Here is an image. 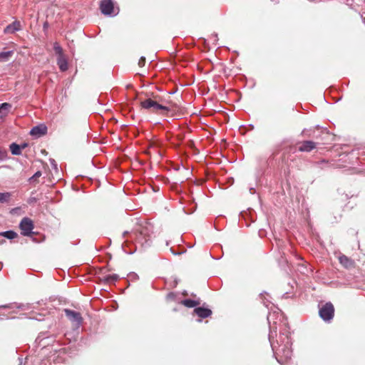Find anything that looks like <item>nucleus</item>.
Returning <instances> with one entry per match:
<instances>
[{"instance_id":"9","label":"nucleus","mask_w":365,"mask_h":365,"mask_svg":"<svg viewBox=\"0 0 365 365\" xmlns=\"http://www.w3.org/2000/svg\"><path fill=\"white\" fill-rule=\"evenodd\" d=\"M316 147V143L311 140L304 141L299 148V150L302 152H309Z\"/></svg>"},{"instance_id":"1","label":"nucleus","mask_w":365,"mask_h":365,"mask_svg":"<svg viewBox=\"0 0 365 365\" xmlns=\"http://www.w3.org/2000/svg\"><path fill=\"white\" fill-rule=\"evenodd\" d=\"M267 320L271 329L269 340L277 361L283 364L292 356V340L286 319L282 313H269Z\"/></svg>"},{"instance_id":"11","label":"nucleus","mask_w":365,"mask_h":365,"mask_svg":"<svg viewBox=\"0 0 365 365\" xmlns=\"http://www.w3.org/2000/svg\"><path fill=\"white\" fill-rule=\"evenodd\" d=\"M57 64L61 71L68 70V62L64 56H58Z\"/></svg>"},{"instance_id":"5","label":"nucleus","mask_w":365,"mask_h":365,"mask_svg":"<svg viewBox=\"0 0 365 365\" xmlns=\"http://www.w3.org/2000/svg\"><path fill=\"white\" fill-rule=\"evenodd\" d=\"M64 312L68 319L77 327L81 324L83 318L79 312L68 309H64Z\"/></svg>"},{"instance_id":"30","label":"nucleus","mask_w":365,"mask_h":365,"mask_svg":"<svg viewBox=\"0 0 365 365\" xmlns=\"http://www.w3.org/2000/svg\"><path fill=\"white\" fill-rule=\"evenodd\" d=\"M128 232H125L123 233V236H124V237H125V236H126V235H128Z\"/></svg>"},{"instance_id":"28","label":"nucleus","mask_w":365,"mask_h":365,"mask_svg":"<svg viewBox=\"0 0 365 365\" xmlns=\"http://www.w3.org/2000/svg\"><path fill=\"white\" fill-rule=\"evenodd\" d=\"M26 144H23V145L21 146V149H22V148H26Z\"/></svg>"},{"instance_id":"22","label":"nucleus","mask_w":365,"mask_h":365,"mask_svg":"<svg viewBox=\"0 0 365 365\" xmlns=\"http://www.w3.org/2000/svg\"><path fill=\"white\" fill-rule=\"evenodd\" d=\"M53 49L58 56H64L63 53V49L58 43H54Z\"/></svg>"},{"instance_id":"13","label":"nucleus","mask_w":365,"mask_h":365,"mask_svg":"<svg viewBox=\"0 0 365 365\" xmlns=\"http://www.w3.org/2000/svg\"><path fill=\"white\" fill-rule=\"evenodd\" d=\"M150 110L158 113V110L169 111V108L166 106H162L154 101L153 106Z\"/></svg>"},{"instance_id":"18","label":"nucleus","mask_w":365,"mask_h":365,"mask_svg":"<svg viewBox=\"0 0 365 365\" xmlns=\"http://www.w3.org/2000/svg\"><path fill=\"white\" fill-rule=\"evenodd\" d=\"M0 235L4 236V237H6L7 239L13 240L16 237L17 234H16V232H15L14 231L9 230V231L0 232Z\"/></svg>"},{"instance_id":"15","label":"nucleus","mask_w":365,"mask_h":365,"mask_svg":"<svg viewBox=\"0 0 365 365\" xmlns=\"http://www.w3.org/2000/svg\"><path fill=\"white\" fill-rule=\"evenodd\" d=\"M13 54V51L0 52V61H7Z\"/></svg>"},{"instance_id":"2","label":"nucleus","mask_w":365,"mask_h":365,"mask_svg":"<svg viewBox=\"0 0 365 365\" xmlns=\"http://www.w3.org/2000/svg\"><path fill=\"white\" fill-rule=\"evenodd\" d=\"M150 229L149 226L141 227L140 230L130 234V238L135 240V244H138L141 247L149 245L150 240ZM137 248V245H135Z\"/></svg>"},{"instance_id":"6","label":"nucleus","mask_w":365,"mask_h":365,"mask_svg":"<svg viewBox=\"0 0 365 365\" xmlns=\"http://www.w3.org/2000/svg\"><path fill=\"white\" fill-rule=\"evenodd\" d=\"M100 8L101 12L105 15H115L113 4L111 0H103Z\"/></svg>"},{"instance_id":"4","label":"nucleus","mask_w":365,"mask_h":365,"mask_svg":"<svg viewBox=\"0 0 365 365\" xmlns=\"http://www.w3.org/2000/svg\"><path fill=\"white\" fill-rule=\"evenodd\" d=\"M19 228L21 229L22 235L30 236L34 233L32 232L34 228V222L30 218L24 217L19 224Z\"/></svg>"},{"instance_id":"20","label":"nucleus","mask_w":365,"mask_h":365,"mask_svg":"<svg viewBox=\"0 0 365 365\" xmlns=\"http://www.w3.org/2000/svg\"><path fill=\"white\" fill-rule=\"evenodd\" d=\"M182 304L187 307L191 308L197 306L198 304V302L192 299H185L182 301Z\"/></svg>"},{"instance_id":"10","label":"nucleus","mask_w":365,"mask_h":365,"mask_svg":"<svg viewBox=\"0 0 365 365\" xmlns=\"http://www.w3.org/2000/svg\"><path fill=\"white\" fill-rule=\"evenodd\" d=\"M194 312L200 318H207L212 314L210 309L204 307H197L194 309Z\"/></svg>"},{"instance_id":"7","label":"nucleus","mask_w":365,"mask_h":365,"mask_svg":"<svg viewBox=\"0 0 365 365\" xmlns=\"http://www.w3.org/2000/svg\"><path fill=\"white\" fill-rule=\"evenodd\" d=\"M21 29L22 26L20 21H14L13 23L6 26V28L4 30V32L6 34H14L16 31L21 30Z\"/></svg>"},{"instance_id":"24","label":"nucleus","mask_w":365,"mask_h":365,"mask_svg":"<svg viewBox=\"0 0 365 365\" xmlns=\"http://www.w3.org/2000/svg\"><path fill=\"white\" fill-rule=\"evenodd\" d=\"M41 176V171H37L36 173H34V175L30 178V180H37L39 177Z\"/></svg>"},{"instance_id":"26","label":"nucleus","mask_w":365,"mask_h":365,"mask_svg":"<svg viewBox=\"0 0 365 365\" xmlns=\"http://www.w3.org/2000/svg\"><path fill=\"white\" fill-rule=\"evenodd\" d=\"M16 306L14 304H6V305H1L0 309H1V308H14Z\"/></svg>"},{"instance_id":"3","label":"nucleus","mask_w":365,"mask_h":365,"mask_svg":"<svg viewBox=\"0 0 365 365\" xmlns=\"http://www.w3.org/2000/svg\"><path fill=\"white\" fill-rule=\"evenodd\" d=\"M319 316L324 321H330L334 313V308L331 302H327L319 309Z\"/></svg>"},{"instance_id":"8","label":"nucleus","mask_w":365,"mask_h":365,"mask_svg":"<svg viewBox=\"0 0 365 365\" xmlns=\"http://www.w3.org/2000/svg\"><path fill=\"white\" fill-rule=\"evenodd\" d=\"M47 132V127L44 125L34 126L30 131V134L35 137H41Z\"/></svg>"},{"instance_id":"31","label":"nucleus","mask_w":365,"mask_h":365,"mask_svg":"<svg viewBox=\"0 0 365 365\" xmlns=\"http://www.w3.org/2000/svg\"><path fill=\"white\" fill-rule=\"evenodd\" d=\"M172 296H173V294H172V293H170V294H169L168 295V297H171Z\"/></svg>"},{"instance_id":"25","label":"nucleus","mask_w":365,"mask_h":365,"mask_svg":"<svg viewBox=\"0 0 365 365\" xmlns=\"http://www.w3.org/2000/svg\"><path fill=\"white\" fill-rule=\"evenodd\" d=\"M145 63V58L144 57H141L138 61V65L140 67H143Z\"/></svg>"},{"instance_id":"17","label":"nucleus","mask_w":365,"mask_h":365,"mask_svg":"<svg viewBox=\"0 0 365 365\" xmlns=\"http://www.w3.org/2000/svg\"><path fill=\"white\" fill-rule=\"evenodd\" d=\"M11 194L10 192H0V203L9 202Z\"/></svg>"},{"instance_id":"12","label":"nucleus","mask_w":365,"mask_h":365,"mask_svg":"<svg viewBox=\"0 0 365 365\" xmlns=\"http://www.w3.org/2000/svg\"><path fill=\"white\" fill-rule=\"evenodd\" d=\"M11 108V105L9 103H3L0 104V118L6 117Z\"/></svg>"},{"instance_id":"21","label":"nucleus","mask_w":365,"mask_h":365,"mask_svg":"<svg viewBox=\"0 0 365 365\" xmlns=\"http://www.w3.org/2000/svg\"><path fill=\"white\" fill-rule=\"evenodd\" d=\"M119 279V277L118 274H109L105 277V280L107 282H116Z\"/></svg>"},{"instance_id":"23","label":"nucleus","mask_w":365,"mask_h":365,"mask_svg":"<svg viewBox=\"0 0 365 365\" xmlns=\"http://www.w3.org/2000/svg\"><path fill=\"white\" fill-rule=\"evenodd\" d=\"M7 158V152L0 149V161L6 160Z\"/></svg>"},{"instance_id":"27","label":"nucleus","mask_w":365,"mask_h":365,"mask_svg":"<svg viewBox=\"0 0 365 365\" xmlns=\"http://www.w3.org/2000/svg\"><path fill=\"white\" fill-rule=\"evenodd\" d=\"M170 251L172 252V253L174 255H179L180 253L178 252H175L174 251H173V249L170 248Z\"/></svg>"},{"instance_id":"29","label":"nucleus","mask_w":365,"mask_h":365,"mask_svg":"<svg viewBox=\"0 0 365 365\" xmlns=\"http://www.w3.org/2000/svg\"><path fill=\"white\" fill-rule=\"evenodd\" d=\"M4 242H5V240H0V245L3 244Z\"/></svg>"},{"instance_id":"14","label":"nucleus","mask_w":365,"mask_h":365,"mask_svg":"<svg viewBox=\"0 0 365 365\" xmlns=\"http://www.w3.org/2000/svg\"><path fill=\"white\" fill-rule=\"evenodd\" d=\"M10 150L13 155H19L21 153V148L19 145L13 143L10 145Z\"/></svg>"},{"instance_id":"16","label":"nucleus","mask_w":365,"mask_h":365,"mask_svg":"<svg viewBox=\"0 0 365 365\" xmlns=\"http://www.w3.org/2000/svg\"><path fill=\"white\" fill-rule=\"evenodd\" d=\"M154 101L151 98H147L143 101H141L140 104L142 108L150 110L152 106H153Z\"/></svg>"},{"instance_id":"19","label":"nucleus","mask_w":365,"mask_h":365,"mask_svg":"<svg viewBox=\"0 0 365 365\" xmlns=\"http://www.w3.org/2000/svg\"><path fill=\"white\" fill-rule=\"evenodd\" d=\"M339 262L345 267H349L352 264V262L345 255H342L339 257Z\"/></svg>"}]
</instances>
